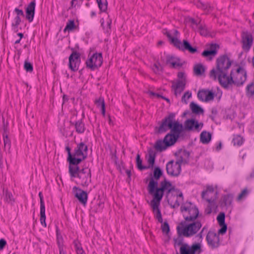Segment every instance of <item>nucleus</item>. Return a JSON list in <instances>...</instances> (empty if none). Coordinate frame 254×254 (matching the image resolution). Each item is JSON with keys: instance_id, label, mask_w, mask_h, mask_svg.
Masks as SVG:
<instances>
[{"instance_id": "nucleus-1", "label": "nucleus", "mask_w": 254, "mask_h": 254, "mask_svg": "<svg viewBox=\"0 0 254 254\" xmlns=\"http://www.w3.org/2000/svg\"><path fill=\"white\" fill-rule=\"evenodd\" d=\"M175 113H171L165 117L158 130V132L161 133L170 129V132L167 133L163 139L166 146L168 147L174 145L184 130V126L175 120Z\"/></svg>"}, {"instance_id": "nucleus-2", "label": "nucleus", "mask_w": 254, "mask_h": 254, "mask_svg": "<svg viewBox=\"0 0 254 254\" xmlns=\"http://www.w3.org/2000/svg\"><path fill=\"white\" fill-rule=\"evenodd\" d=\"M231 65V62L227 56H220L216 60V68H213L210 71V78L214 80H218L221 85L228 76Z\"/></svg>"}, {"instance_id": "nucleus-3", "label": "nucleus", "mask_w": 254, "mask_h": 254, "mask_svg": "<svg viewBox=\"0 0 254 254\" xmlns=\"http://www.w3.org/2000/svg\"><path fill=\"white\" fill-rule=\"evenodd\" d=\"M158 182L151 178L147 187L148 192L150 194L153 195V198L161 200L164 195V192L167 191V194H169L174 190V187L172 184L164 179L160 183V187L158 188Z\"/></svg>"}, {"instance_id": "nucleus-4", "label": "nucleus", "mask_w": 254, "mask_h": 254, "mask_svg": "<svg viewBox=\"0 0 254 254\" xmlns=\"http://www.w3.org/2000/svg\"><path fill=\"white\" fill-rule=\"evenodd\" d=\"M246 79V70L242 67H239L234 73L231 71L230 75H228L220 85L225 89H229L233 85L237 87L243 85Z\"/></svg>"}, {"instance_id": "nucleus-5", "label": "nucleus", "mask_w": 254, "mask_h": 254, "mask_svg": "<svg viewBox=\"0 0 254 254\" xmlns=\"http://www.w3.org/2000/svg\"><path fill=\"white\" fill-rule=\"evenodd\" d=\"M190 155L189 152L187 150H182L179 153L175 163L173 160L168 162L166 165L168 174L172 176H178L181 172V165L188 163Z\"/></svg>"}, {"instance_id": "nucleus-6", "label": "nucleus", "mask_w": 254, "mask_h": 254, "mask_svg": "<svg viewBox=\"0 0 254 254\" xmlns=\"http://www.w3.org/2000/svg\"><path fill=\"white\" fill-rule=\"evenodd\" d=\"M187 222L182 221L177 226V231L179 236H183L186 238L191 237L197 233L202 227L200 221L195 220Z\"/></svg>"}, {"instance_id": "nucleus-7", "label": "nucleus", "mask_w": 254, "mask_h": 254, "mask_svg": "<svg viewBox=\"0 0 254 254\" xmlns=\"http://www.w3.org/2000/svg\"><path fill=\"white\" fill-rule=\"evenodd\" d=\"M181 212L186 222L194 221L198 217L199 210L197 206L190 201H187L181 205Z\"/></svg>"}, {"instance_id": "nucleus-8", "label": "nucleus", "mask_w": 254, "mask_h": 254, "mask_svg": "<svg viewBox=\"0 0 254 254\" xmlns=\"http://www.w3.org/2000/svg\"><path fill=\"white\" fill-rule=\"evenodd\" d=\"M183 241V238L180 237L174 239L175 245L181 246L180 254H195L196 253L199 254L202 252L200 243H195L190 246L187 243H184Z\"/></svg>"}, {"instance_id": "nucleus-9", "label": "nucleus", "mask_w": 254, "mask_h": 254, "mask_svg": "<svg viewBox=\"0 0 254 254\" xmlns=\"http://www.w3.org/2000/svg\"><path fill=\"white\" fill-rule=\"evenodd\" d=\"M163 33L176 48L182 51H189L190 53L194 54L197 52V48L191 46L189 42L187 40H184L182 42L177 38H174L171 34L167 29L163 30Z\"/></svg>"}, {"instance_id": "nucleus-10", "label": "nucleus", "mask_w": 254, "mask_h": 254, "mask_svg": "<svg viewBox=\"0 0 254 254\" xmlns=\"http://www.w3.org/2000/svg\"><path fill=\"white\" fill-rule=\"evenodd\" d=\"M103 63V57L101 53H96L88 56L85 62L86 67L91 70H95L100 67Z\"/></svg>"}, {"instance_id": "nucleus-11", "label": "nucleus", "mask_w": 254, "mask_h": 254, "mask_svg": "<svg viewBox=\"0 0 254 254\" xmlns=\"http://www.w3.org/2000/svg\"><path fill=\"white\" fill-rule=\"evenodd\" d=\"M80 63V54L76 51H73L69 57V68L72 71H77Z\"/></svg>"}, {"instance_id": "nucleus-12", "label": "nucleus", "mask_w": 254, "mask_h": 254, "mask_svg": "<svg viewBox=\"0 0 254 254\" xmlns=\"http://www.w3.org/2000/svg\"><path fill=\"white\" fill-rule=\"evenodd\" d=\"M87 146L83 142H80L74 149V156L77 159H80L81 162L87 158Z\"/></svg>"}, {"instance_id": "nucleus-13", "label": "nucleus", "mask_w": 254, "mask_h": 254, "mask_svg": "<svg viewBox=\"0 0 254 254\" xmlns=\"http://www.w3.org/2000/svg\"><path fill=\"white\" fill-rule=\"evenodd\" d=\"M77 177L80 179L83 187H87L91 181L90 169L88 168L81 169Z\"/></svg>"}, {"instance_id": "nucleus-14", "label": "nucleus", "mask_w": 254, "mask_h": 254, "mask_svg": "<svg viewBox=\"0 0 254 254\" xmlns=\"http://www.w3.org/2000/svg\"><path fill=\"white\" fill-rule=\"evenodd\" d=\"M242 48L246 51L248 52L253 43V38L251 33L248 31H244L242 33Z\"/></svg>"}, {"instance_id": "nucleus-15", "label": "nucleus", "mask_w": 254, "mask_h": 254, "mask_svg": "<svg viewBox=\"0 0 254 254\" xmlns=\"http://www.w3.org/2000/svg\"><path fill=\"white\" fill-rule=\"evenodd\" d=\"M208 246L211 249L218 248L220 245V239L218 234L213 231H209L206 238Z\"/></svg>"}, {"instance_id": "nucleus-16", "label": "nucleus", "mask_w": 254, "mask_h": 254, "mask_svg": "<svg viewBox=\"0 0 254 254\" xmlns=\"http://www.w3.org/2000/svg\"><path fill=\"white\" fill-rule=\"evenodd\" d=\"M161 200L152 199L150 201V206L152 208L154 216L159 223H163V219L161 210L159 209Z\"/></svg>"}, {"instance_id": "nucleus-17", "label": "nucleus", "mask_w": 254, "mask_h": 254, "mask_svg": "<svg viewBox=\"0 0 254 254\" xmlns=\"http://www.w3.org/2000/svg\"><path fill=\"white\" fill-rule=\"evenodd\" d=\"M73 190L74 193V196L78 199L81 203L85 205L87 201V193L85 191L76 187L73 188Z\"/></svg>"}, {"instance_id": "nucleus-18", "label": "nucleus", "mask_w": 254, "mask_h": 254, "mask_svg": "<svg viewBox=\"0 0 254 254\" xmlns=\"http://www.w3.org/2000/svg\"><path fill=\"white\" fill-rule=\"evenodd\" d=\"M197 97L199 100L207 102L213 100L214 94L212 91L209 90L203 89L198 92Z\"/></svg>"}, {"instance_id": "nucleus-19", "label": "nucleus", "mask_w": 254, "mask_h": 254, "mask_svg": "<svg viewBox=\"0 0 254 254\" xmlns=\"http://www.w3.org/2000/svg\"><path fill=\"white\" fill-rule=\"evenodd\" d=\"M36 2L35 0L31 1L26 8V18L29 22H31L34 18Z\"/></svg>"}, {"instance_id": "nucleus-20", "label": "nucleus", "mask_w": 254, "mask_h": 254, "mask_svg": "<svg viewBox=\"0 0 254 254\" xmlns=\"http://www.w3.org/2000/svg\"><path fill=\"white\" fill-rule=\"evenodd\" d=\"M217 48H218V45L212 44L210 46V49L204 50L201 55L204 57L209 58V60H211L217 54Z\"/></svg>"}, {"instance_id": "nucleus-21", "label": "nucleus", "mask_w": 254, "mask_h": 254, "mask_svg": "<svg viewBox=\"0 0 254 254\" xmlns=\"http://www.w3.org/2000/svg\"><path fill=\"white\" fill-rule=\"evenodd\" d=\"M156 156V153L152 148H149L148 150V154L146 155V159L148 163V169L152 168L154 166L155 158Z\"/></svg>"}, {"instance_id": "nucleus-22", "label": "nucleus", "mask_w": 254, "mask_h": 254, "mask_svg": "<svg viewBox=\"0 0 254 254\" xmlns=\"http://www.w3.org/2000/svg\"><path fill=\"white\" fill-rule=\"evenodd\" d=\"M185 129L191 130L193 129L199 130V124L197 121L193 119H188L186 120L184 124Z\"/></svg>"}, {"instance_id": "nucleus-23", "label": "nucleus", "mask_w": 254, "mask_h": 254, "mask_svg": "<svg viewBox=\"0 0 254 254\" xmlns=\"http://www.w3.org/2000/svg\"><path fill=\"white\" fill-rule=\"evenodd\" d=\"M2 198L8 204L12 205L15 202V199L12 194L7 189H3Z\"/></svg>"}, {"instance_id": "nucleus-24", "label": "nucleus", "mask_w": 254, "mask_h": 254, "mask_svg": "<svg viewBox=\"0 0 254 254\" xmlns=\"http://www.w3.org/2000/svg\"><path fill=\"white\" fill-rule=\"evenodd\" d=\"M185 87V83L182 80H178L176 82H173L172 88L174 89V93L176 96L178 94H180L184 90Z\"/></svg>"}, {"instance_id": "nucleus-25", "label": "nucleus", "mask_w": 254, "mask_h": 254, "mask_svg": "<svg viewBox=\"0 0 254 254\" xmlns=\"http://www.w3.org/2000/svg\"><path fill=\"white\" fill-rule=\"evenodd\" d=\"M205 199L209 203L205 209V213L206 214H210L211 213L212 210L217 207L215 202V197L206 196Z\"/></svg>"}, {"instance_id": "nucleus-26", "label": "nucleus", "mask_w": 254, "mask_h": 254, "mask_svg": "<svg viewBox=\"0 0 254 254\" xmlns=\"http://www.w3.org/2000/svg\"><path fill=\"white\" fill-rule=\"evenodd\" d=\"M68 153L67 161L70 165H78L81 162L80 159H77L76 157H74V153L72 154L70 152V148L68 146L65 148Z\"/></svg>"}, {"instance_id": "nucleus-27", "label": "nucleus", "mask_w": 254, "mask_h": 254, "mask_svg": "<svg viewBox=\"0 0 254 254\" xmlns=\"http://www.w3.org/2000/svg\"><path fill=\"white\" fill-rule=\"evenodd\" d=\"M217 193L214 191V188L212 186H208L206 190L203 191L201 193V197L202 198L205 199L206 196L216 197Z\"/></svg>"}, {"instance_id": "nucleus-28", "label": "nucleus", "mask_w": 254, "mask_h": 254, "mask_svg": "<svg viewBox=\"0 0 254 254\" xmlns=\"http://www.w3.org/2000/svg\"><path fill=\"white\" fill-rule=\"evenodd\" d=\"M71 124L75 127L76 132L79 134L84 133L85 130V127L82 120H79L74 123L70 122Z\"/></svg>"}, {"instance_id": "nucleus-29", "label": "nucleus", "mask_w": 254, "mask_h": 254, "mask_svg": "<svg viewBox=\"0 0 254 254\" xmlns=\"http://www.w3.org/2000/svg\"><path fill=\"white\" fill-rule=\"evenodd\" d=\"M6 130L7 128L4 127L3 128V132L2 133V137L4 144L3 148L5 150H8V151H9L11 147V141L8 137L7 134L6 133Z\"/></svg>"}, {"instance_id": "nucleus-30", "label": "nucleus", "mask_w": 254, "mask_h": 254, "mask_svg": "<svg viewBox=\"0 0 254 254\" xmlns=\"http://www.w3.org/2000/svg\"><path fill=\"white\" fill-rule=\"evenodd\" d=\"M211 139V134L206 131H203L200 133V140L203 144H208Z\"/></svg>"}, {"instance_id": "nucleus-31", "label": "nucleus", "mask_w": 254, "mask_h": 254, "mask_svg": "<svg viewBox=\"0 0 254 254\" xmlns=\"http://www.w3.org/2000/svg\"><path fill=\"white\" fill-rule=\"evenodd\" d=\"M81 169L77 166V165H69V173L71 177L76 178L78 175Z\"/></svg>"}, {"instance_id": "nucleus-32", "label": "nucleus", "mask_w": 254, "mask_h": 254, "mask_svg": "<svg viewBox=\"0 0 254 254\" xmlns=\"http://www.w3.org/2000/svg\"><path fill=\"white\" fill-rule=\"evenodd\" d=\"M233 195L231 194L224 195L222 198L221 205L227 207L230 206L232 202Z\"/></svg>"}, {"instance_id": "nucleus-33", "label": "nucleus", "mask_w": 254, "mask_h": 254, "mask_svg": "<svg viewBox=\"0 0 254 254\" xmlns=\"http://www.w3.org/2000/svg\"><path fill=\"white\" fill-rule=\"evenodd\" d=\"M193 71L196 75L201 76L204 73L205 68L201 64H198L194 65Z\"/></svg>"}, {"instance_id": "nucleus-34", "label": "nucleus", "mask_w": 254, "mask_h": 254, "mask_svg": "<svg viewBox=\"0 0 254 254\" xmlns=\"http://www.w3.org/2000/svg\"><path fill=\"white\" fill-rule=\"evenodd\" d=\"M190 106L192 112L193 113L199 114L203 113L202 108L193 102L190 103Z\"/></svg>"}, {"instance_id": "nucleus-35", "label": "nucleus", "mask_w": 254, "mask_h": 254, "mask_svg": "<svg viewBox=\"0 0 254 254\" xmlns=\"http://www.w3.org/2000/svg\"><path fill=\"white\" fill-rule=\"evenodd\" d=\"M168 146H166V144H165V142H164V140H157L155 145H154V148L159 151H162L163 150H165Z\"/></svg>"}, {"instance_id": "nucleus-36", "label": "nucleus", "mask_w": 254, "mask_h": 254, "mask_svg": "<svg viewBox=\"0 0 254 254\" xmlns=\"http://www.w3.org/2000/svg\"><path fill=\"white\" fill-rule=\"evenodd\" d=\"M198 30L200 34L203 36L206 37L210 34L209 30L205 25L199 24L198 26Z\"/></svg>"}, {"instance_id": "nucleus-37", "label": "nucleus", "mask_w": 254, "mask_h": 254, "mask_svg": "<svg viewBox=\"0 0 254 254\" xmlns=\"http://www.w3.org/2000/svg\"><path fill=\"white\" fill-rule=\"evenodd\" d=\"M96 104L97 107L101 108L102 114L103 116H105V105L104 99L103 98H100L98 100L96 101Z\"/></svg>"}, {"instance_id": "nucleus-38", "label": "nucleus", "mask_w": 254, "mask_h": 254, "mask_svg": "<svg viewBox=\"0 0 254 254\" xmlns=\"http://www.w3.org/2000/svg\"><path fill=\"white\" fill-rule=\"evenodd\" d=\"M152 69L154 73L159 74L162 72L163 68L159 62H156L153 64Z\"/></svg>"}, {"instance_id": "nucleus-39", "label": "nucleus", "mask_w": 254, "mask_h": 254, "mask_svg": "<svg viewBox=\"0 0 254 254\" xmlns=\"http://www.w3.org/2000/svg\"><path fill=\"white\" fill-rule=\"evenodd\" d=\"M75 28L74 21L73 20H69L66 23V25L64 29V32L71 31Z\"/></svg>"}, {"instance_id": "nucleus-40", "label": "nucleus", "mask_w": 254, "mask_h": 254, "mask_svg": "<svg viewBox=\"0 0 254 254\" xmlns=\"http://www.w3.org/2000/svg\"><path fill=\"white\" fill-rule=\"evenodd\" d=\"M136 166L138 170L142 171L143 170L148 169V167L146 166L142 165V160L140 158V156L139 154H137L136 157Z\"/></svg>"}, {"instance_id": "nucleus-41", "label": "nucleus", "mask_w": 254, "mask_h": 254, "mask_svg": "<svg viewBox=\"0 0 254 254\" xmlns=\"http://www.w3.org/2000/svg\"><path fill=\"white\" fill-rule=\"evenodd\" d=\"M56 235L58 248L64 247V239L58 228L56 229Z\"/></svg>"}, {"instance_id": "nucleus-42", "label": "nucleus", "mask_w": 254, "mask_h": 254, "mask_svg": "<svg viewBox=\"0 0 254 254\" xmlns=\"http://www.w3.org/2000/svg\"><path fill=\"white\" fill-rule=\"evenodd\" d=\"M99 8L102 12H105L107 9L108 3L107 0H97Z\"/></svg>"}, {"instance_id": "nucleus-43", "label": "nucleus", "mask_w": 254, "mask_h": 254, "mask_svg": "<svg viewBox=\"0 0 254 254\" xmlns=\"http://www.w3.org/2000/svg\"><path fill=\"white\" fill-rule=\"evenodd\" d=\"M40 223L44 227H46L45 208H40Z\"/></svg>"}, {"instance_id": "nucleus-44", "label": "nucleus", "mask_w": 254, "mask_h": 254, "mask_svg": "<svg viewBox=\"0 0 254 254\" xmlns=\"http://www.w3.org/2000/svg\"><path fill=\"white\" fill-rule=\"evenodd\" d=\"M232 141L234 145L238 146H241L244 142L243 137L239 135L234 136Z\"/></svg>"}, {"instance_id": "nucleus-45", "label": "nucleus", "mask_w": 254, "mask_h": 254, "mask_svg": "<svg viewBox=\"0 0 254 254\" xmlns=\"http://www.w3.org/2000/svg\"><path fill=\"white\" fill-rule=\"evenodd\" d=\"M249 191L247 188H245L242 190L241 192L238 195L237 200V201H240L246 198L248 196Z\"/></svg>"}, {"instance_id": "nucleus-46", "label": "nucleus", "mask_w": 254, "mask_h": 254, "mask_svg": "<svg viewBox=\"0 0 254 254\" xmlns=\"http://www.w3.org/2000/svg\"><path fill=\"white\" fill-rule=\"evenodd\" d=\"M101 22V26L103 27V29L105 30V32L106 33H108L110 31V30L111 29V24L112 23V21L111 19H108L107 21V25L106 27L104 25V19H102L100 20Z\"/></svg>"}, {"instance_id": "nucleus-47", "label": "nucleus", "mask_w": 254, "mask_h": 254, "mask_svg": "<svg viewBox=\"0 0 254 254\" xmlns=\"http://www.w3.org/2000/svg\"><path fill=\"white\" fill-rule=\"evenodd\" d=\"M225 215L224 212H221L217 217V220L219 225L225 224Z\"/></svg>"}, {"instance_id": "nucleus-48", "label": "nucleus", "mask_w": 254, "mask_h": 254, "mask_svg": "<svg viewBox=\"0 0 254 254\" xmlns=\"http://www.w3.org/2000/svg\"><path fill=\"white\" fill-rule=\"evenodd\" d=\"M24 68L27 72H32L33 70L32 64L28 61L24 62Z\"/></svg>"}, {"instance_id": "nucleus-49", "label": "nucleus", "mask_w": 254, "mask_h": 254, "mask_svg": "<svg viewBox=\"0 0 254 254\" xmlns=\"http://www.w3.org/2000/svg\"><path fill=\"white\" fill-rule=\"evenodd\" d=\"M173 199H174V202L173 201H171L170 204L172 208H176L180 206V202L182 201L181 199L178 198V197L174 196Z\"/></svg>"}, {"instance_id": "nucleus-50", "label": "nucleus", "mask_w": 254, "mask_h": 254, "mask_svg": "<svg viewBox=\"0 0 254 254\" xmlns=\"http://www.w3.org/2000/svg\"><path fill=\"white\" fill-rule=\"evenodd\" d=\"M246 90L248 94L251 96L254 95V81L247 85Z\"/></svg>"}, {"instance_id": "nucleus-51", "label": "nucleus", "mask_w": 254, "mask_h": 254, "mask_svg": "<svg viewBox=\"0 0 254 254\" xmlns=\"http://www.w3.org/2000/svg\"><path fill=\"white\" fill-rule=\"evenodd\" d=\"M162 175V171L159 167H156L153 172L154 178L156 180H158Z\"/></svg>"}, {"instance_id": "nucleus-52", "label": "nucleus", "mask_w": 254, "mask_h": 254, "mask_svg": "<svg viewBox=\"0 0 254 254\" xmlns=\"http://www.w3.org/2000/svg\"><path fill=\"white\" fill-rule=\"evenodd\" d=\"M191 97V93L189 91H187L185 93L182 98V101L185 104L188 103L187 99H190Z\"/></svg>"}, {"instance_id": "nucleus-53", "label": "nucleus", "mask_w": 254, "mask_h": 254, "mask_svg": "<svg viewBox=\"0 0 254 254\" xmlns=\"http://www.w3.org/2000/svg\"><path fill=\"white\" fill-rule=\"evenodd\" d=\"M177 60L178 61V58L169 56L167 57L166 63L167 64H170L171 66L172 63L175 62Z\"/></svg>"}, {"instance_id": "nucleus-54", "label": "nucleus", "mask_w": 254, "mask_h": 254, "mask_svg": "<svg viewBox=\"0 0 254 254\" xmlns=\"http://www.w3.org/2000/svg\"><path fill=\"white\" fill-rule=\"evenodd\" d=\"M163 233L168 234L170 231V227L167 222H165L161 226Z\"/></svg>"}, {"instance_id": "nucleus-55", "label": "nucleus", "mask_w": 254, "mask_h": 254, "mask_svg": "<svg viewBox=\"0 0 254 254\" xmlns=\"http://www.w3.org/2000/svg\"><path fill=\"white\" fill-rule=\"evenodd\" d=\"M182 65L183 63H181L180 59L178 58V61L177 60L175 62L173 63L171 67L174 68H180Z\"/></svg>"}, {"instance_id": "nucleus-56", "label": "nucleus", "mask_w": 254, "mask_h": 254, "mask_svg": "<svg viewBox=\"0 0 254 254\" xmlns=\"http://www.w3.org/2000/svg\"><path fill=\"white\" fill-rule=\"evenodd\" d=\"M20 16H16L14 18V22L12 23V26L17 28L18 25L20 24L21 22V19L20 18Z\"/></svg>"}, {"instance_id": "nucleus-57", "label": "nucleus", "mask_w": 254, "mask_h": 254, "mask_svg": "<svg viewBox=\"0 0 254 254\" xmlns=\"http://www.w3.org/2000/svg\"><path fill=\"white\" fill-rule=\"evenodd\" d=\"M221 228L218 231V235L219 234H224L226 232V231H227V225L226 224H224L223 225H220Z\"/></svg>"}, {"instance_id": "nucleus-58", "label": "nucleus", "mask_w": 254, "mask_h": 254, "mask_svg": "<svg viewBox=\"0 0 254 254\" xmlns=\"http://www.w3.org/2000/svg\"><path fill=\"white\" fill-rule=\"evenodd\" d=\"M73 244L76 251L82 248L81 246V244L80 243L78 240H75L73 241Z\"/></svg>"}, {"instance_id": "nucleus-59", "label": "nucleus", "mask_w": 254, "mask_h": 254, "mask_svg": "<svg viewBox=\"0 0 254 254\" xmlns=\"http://www.w3.org/2000/svg\"><path fill=\"white\" fill-rule=\"evenodd\" d=\"M39 196L40 200V208H45L43 196L42 192H39Z\"/></svg>"}, {"instance_id": "nucleus-60", "label": "nucleus", "mask_w": 254, "mask_h": 254, "mask_svg": "<svg viewBox=\"0 0 254 254\" xmlns=\"http://www.w3.org/2000/svg\"><path fill=\"white\" fill-rule=\"evenodd\" d=\"M14 12L16 13V16H22V17H24V12H23V10L21 9H19L18 8H15L14 9Z\"/></svg>"}, {"instance_id": "nucleus-61", "label": "nucleus", "mask_w": 254, "mask_h": 254, "mask_svg": "<svg viewBox=\"0 0 254 254\" xmlns=\"http://www.w3.org/2000/svg\"><path fill=\"white\" fill-rule=\"evenodd\" d=\"M6 244V241L3 239H1L0 240V250H3L4 247L5 246Z\"/></svg>"}, {"instance_id": "nucleus-62", "label": "nucleus", "mask_w": 254, "mask_h": 254, "mask_svg": "<svg viewBox=\"0 0 254 254\" xmlns=\"http://www.w3.org/2000/svg\"><path fill=\"white\" fill-rule=\"evenodd\" d=\"M197 6L203 9H206L207 8V6L206 5L199 1L197 3Z\"/></svg>"}, {"instance_id": "nucleus-63", "label": "nucleus", "mask_w": 254, "mask_h": 254, "mask_svg": "<svg viewBox=\"0 0 254 254\" xmlns=\"http://www.w3.org/2000/svg\"><path fill=\"white\" fill-rule=\"evenodd\" d=\"M126 173L127 175V180H130L131 175L130 170H127L126 171Z\"/></svg>"}, {"instance_id": "nucleus-64", "label": "nucleus", "mask_w": 254, "mask_h": 254, "mask_svg": "<svg viewBox=\"0 0 254 254\" xmlns=\"http://www.w3.org/2000/svg\"><path fill=\"white\" fill-rule=\"evenodd\" d=\"M59 254H66L64 250V247H60L59 248Z\"/></svg>"}]
</instances>
